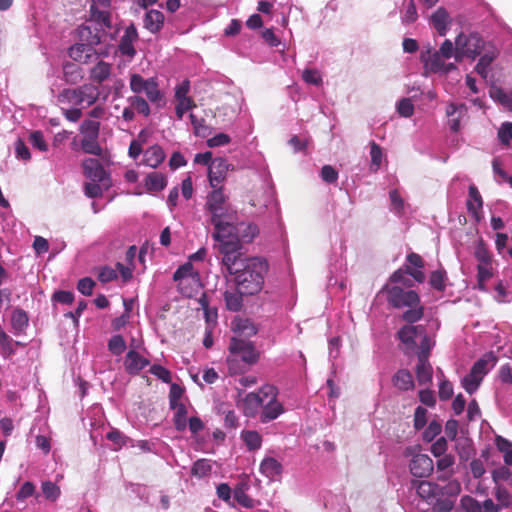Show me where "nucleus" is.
<instances>
[{"label": "nucleus", "instance_id": "obj_29", "mask_svg": "<svg viewBox=\"0 0 512 512\" xmlns=\"http://www.w3.org/2000/svg\"><path fill=\"white\" fill-rule=\"evenodd\" d=\"M248 488L249 486L247 483L238 484L233 491V501H236L244 508L252 509L259 503V501L251 498L247 494Z\"/></svg>", "mask_w": 512, "mask_h": 512}, {"label": "nucleus", "instance_id": "obj_32", "mask_svg": "<svg viewBox=\"0 0 512 512\" xmlns=\"http://www.w3.org/2000/svg\"><path fill=\"white\" fill-rule=\"evenodd\" d=\"M243 294H245V293L240 291V289L238 287L236 289L226 290L223 295L226 308L229 311H233V312L240 311L243 306V299H242Z\"/></svg>", "mask_w": 512, "mask_h": 512}, {"label": "nucleus", "instance_id": "obj_35", "mask_svg": "<svg viewBox=\"0 0 512 512\" xmlns=\"http://www.w3.org/2000/svg\"><path fill=\"white\" fill-rule=\"evenodd\" d=\"M432 366L428 359H418L416 377L420 385H427L432 381Z\"/></svg>", "mask_w": 512, "mask_h": 512}, {"label": "nucleus", "instance_id": "obj_52", "mask_svg": "<svg viewBox=\"0 0 512 512\" xmlns=\"http://www.w3.org/2000/svg\"><path fill=\"white\" fill-rule=\"evenodd\" d=\"M212 465L207 459L197 460L192 467V475L202 478L210 474Z\"/></svg>", "mask_w": 512, "mask_h": 512}, {"label": "nucleus", "instance_id": "obj_43", "mask_svg": "<svg viewBox=\"0 0 512 512\" xmlns=\"http://www.w3.org/2000/svg\"><path fill=\"white\" fill-rule=\"evenodd\" d=\"M495 445L503 453L504 463L512 465V442L502 436H496Z\"/></svg>", "mask_w": 512, "mask_h": 512}, {"label": "nucleus", "instance_id": "obj_58", "mask_svg": "<svg viewBox=\"0 0 512 512\" xmlns=\"http://www.w3.org/2000/svg\"><path fill=\"white\" fill-rule=\"evenodd\" d=\"M442 431L441 424L433 420L431 421L423 432V440L426 442L433 441Z\"/></svg>", "mask_w": 512, "mask_h": 512}, {"label": "nucleus", "instance_id": "obj_28", "mask_svg": "<svg viewBox=\"0 0 512 512\" xmlns=\"http://www.w3.org/2000/svg\"><path fill=\"white\" fill-rule=\"evenodd\" d=\"M232 329L238 335V338H249L258 332L257 326L253 321L247 318H236L232 322Z\"/></svg>", "mask_w": 512, "mask_h": 512}, {"label": "nucleus", "instance_id": "obj_31", "mask_svg": "<svg viewBox=\"0 0 512 512\" xmlns=\"http://www.w3.org/2000/svg\"><path fill=\"white\" fill-rule=\"evenodd\" d=\"M96 65L90 69V79L97 83H102L107 80L111 75V64L102 60H96Z\"/></svg>", "mask_w": 512, "mask_h": 512}, {"label": "nucleus", "instance_id": "obj_5", "mask_svg": "<svg viewBox=\"0 0 512 512\" xmlns=\"http://www.w3.org/2000/svg\"><path fill=\"white\" fill-rule=\"evenodd\" d=\"M484 48V40L477 33H460L455 40V60L475 59Z\"/></svg>", "mask_w": 512, "mask_h": 512}, {"label": "nucleus", "instance_id": "obj_18", "mask_svg": "<svg viewBox=\"0 0 512 512\" xmlns=\"http://www.w3.org/2000/svg\"><path fill=\"white\" fill-rule=\"evenodd\" d=\"M227 171V161L223 158H215L213 162H211L208 171V178L211 187L214 189L221 187L220 184L224 181Z\"/></svg>", "mask_w": 512, "mask_h": 512}, {"label": "nucleus", "instance_id": "obj_39", "mask_svg": "<svg viewBox=\"0 0 512 512\" xmlns=\"http://www.w3.org/2000/svg\"><path fill=\"white\" fill-rule=\"evenodd\" d=\"M241 439L249 451H255L261 448L262 436L255 430H243Z\"/></svg>", "mask_w": 512, "mask_h": 512}, {"label": "nucleus", "instance_id": "obj_2", "mask_svg": "<svg viewBox=\"0 0 512 512\" xmlns=\"http://www.w3.org/2000/svg\"><path fill=\"white\" fill-rule=\"evenodd\" d=\"M268 270L267 262L259 257L246 259L241 269H236L235 283L246 295L261 291Z\"/></svg>", "mask_w": 512, "mask_h": 512}, {"label": "nucleus", "instance_id": "obj_46", "mask_svg": "<svg viewBox=\"0 0 512 512\" xmlns=\"http://www.w3.org/2000/svg\"><path fill=\"white\" fill-rule=\"evenodd\" d=\"M100 131V122L97 120L86 119L80 125V133L83 137L98 138Z\"/></svg>", "mask_w": 512, "mask_h": 512}, {"label": "nucleus", "instance_id": "obj_3", "mask_svg": "<svg viewBox=\"0 0 512 512\" xmlns=\"http://www.w3.org/2000/svg\"><path fill=\"white\" fill-rule=\"evenodd\" d=\"M387 299L395 308H408L402 314V319L407 323H415L422 318L423 307L420 305V298L415 291L393 286L387 292Z\"/></svg>", "mask_w": 512, "mask_h": 512}, {"label": "nucleus", "instance_id": "obj_1", "mask_svg": "<svg viewBox=\"0 0 512 512\" xmlns=\"http://www.w3.org/2000/svg\"><path fill=\"white\" fill-rule=\"evenodd\" d=\"M206 209L210 215L211 223L214 226V239H221L229 235L232 228L229 223L236 218V211L228 202L222 187L213 189L207 195Z\"/></svg>", "mask_w": 512, "mask_h": 512}, {"label": "nucleus", "instance_id": "obj_8", "mask_svg": "<svg viewBox=\"0 0 512 512\" xmlns=\"http://www.w3.org/2000/svg\"><path fill=\"white\" fill-rule=\"evenodd\" d=\"M130 89L136 93H144L147 99L152 103H158L163 99V93L160 91L156 78L145 79L139 74L130 76Z\"/></svg>", "mask_w": 512, "mask_h": 512}, {"label": "nucleus", "instance_id": "obj_62", "mask_svg": "<svg viewBox=\"0 0 512 512\" xmlns=\"http://www.w3.org/2000/svg\"><path fill=\"white\" fill-rule=\"evenodd\" d=\"M175 114L179 120L183 119L184 114L196 107L193 99L176 100Z\"/></svg>", "mask_w": 512, "mask_h": 512}, {"label": "nucleus", "instance_id": "obj_38", "mask_svg": "<svg viewBox=\"0 0 512 512\" xmlns=\"http://www.w3.org/2000/svg\"><path fill=\"white\" fill-rule=\"evenodd\" d=\"M393 384L403 391L412 389L414 387L412 374L408 370H399L393 377Z\"/></svg>", "mask_w": 512, "mask_h": 512}, {"label": "nucleus", "instance_id": "obj_23", "mask_svg": "<svg viewBox=\"0 0 512 512\" xmlns=\"http://www.w3.org/2000/svg\"><path fill=\"white\" fill-rule=\"evenodd\" d=\"M264 403V396L261 393V388L257 392H250L246 394L243 399V411L248 417L256 416L262 410Z\"/></svg>", "mask_w": 512, "mask_h": 512}, {"label": "nucleus", "instance_id": "obj_7", "mask_svg": "<svg viewBox=\"0 0 512 512\" xmlns=\"http://www.w3.org/2000/svg\"><path fill=\"white\" fill-rule=\"evenodd\" d=\"M261 393L264 396V403L259 418L262 423H269L284 413V407L277 400L278 390L275 386L263 385Z\"/></svg>", "mask_w": 512, "mask_h": 512}, {"label": "nucleus", "instance_id": "obj_20", "mask_svg": "<svg viewBox=\"0 0 512 512\" xmlns=\"http://www.w3.org/2000/svg\"><path fill=\"white\" fill-rule=\"evenodd\" d=\"M150 361L135 350H129L124 358L125 371L130 375H138Z\"/></svg>", "mask_w": 512, "mask_h": 512}, {"label": "nucleus", "instance_id": "obj_6", "mask_svg": "<svg viewBox=\"0 0 512 512\" xmlns=\"http://www.w3.org/2000/svg\"><path fill=\"white\" fill-rule=\"evenodd\" d=\"M232 228L229 235L225 238L216 239L219 243H225L226 246H240V243H250L258 234L259 228L256 224L251 222H240L234 224V221L229 223Z\"/></svg>", "mask_w": 512, "mask_h": 512}, {"label": "nucleus", "instance_id": "obj_25", "mask_svg": "<svg viewBox=\"0 0 512 512\" xmlns=\"http://www.w3.org/2000/svg\"><path fill=\"white\" fill-rule=\"evenodd\" d=\"M166 154L160 145H152L143 152L142 163L151 168H157L165 160Z\"/></svg>", "mask_w": 512, "mask_h": 512}, {"label": "nucleus", "instance_id": "obj_60", "mask_svg": "<svg viewBox=\"0 0 512 512\" xmlns=\"http://www.w3.org/2000/svg\"><path fill=\"white\" fill-rule=\"evenodd\" d=\"M492 277L491 264H478L477 280L480 289H484V283Z\"/></svg>", "mask_w": 512, "mask_h": 512}, {"label": "nucleus", "instance_id": "obj_41", "mask_svg": "<svg viewBox=\"0 0 512 512\" xmlns=\"http://www.w3.org/2000/svg\"><path fill=\"white\" fill-rule=\"evenodd\" d=\"M170 408L175 410L173 421H174V426H175L176 430L179 432H183L187 428V423H188V419H187L188 411H187L185 404H179L176 406H172Z\"/></svg>", "mask_w": 512, "mask_h": 512}, {"label": "nucleus", "instance_id": "obj_12", "mask_svg": "<svg viewBox=\"0 0 512 512\" xmlns=\"http://www.w3.org/2000/svg\"><path fill=\"white\" fill-rule=\"evenodd\" d=\"M69 56L77 61L84 64L93 63L100 58V56H107L108 52L103 50H96L90 47L87 43H76L69 48Z\"/></svg>", "mask_w": 512, "mask_h": 512}, {"label": "nucleus", "instance_id": "obj_4", "mask_svg": "<svg viewBox=\"0 0 512 512\" xmlns=\"http://www.w3.org/2000/svg\"><path fill=\"white\" fill-rule=\"evenodd\" d=\"M99 89L93 84H83L77 88L62 90L57 96L60 105L78 106L87 108L92 106L99 98Z\"/></svg>", "mask_w": 512, "mask_h": 512}, {"label": "nucleus", "instance_id": "obj_21", "mask_svg": "<svg viewBox=\"0 0 512 512\" xmlns=\"http://www.w3.org/2000/svg\"><path fill=\"white\" fill-rule=\"evenodd\" d=\"M137 39L138 32L136 27L133 24L126 27L118 45L120 53L130 58L134 57L136 54L134 43L137 41Z\"/></svg>", "mask_w": 512, "mask_h": 512}, {"label": "nucleus", "instance_id": "obj_57", "mask_svg": "<svg viewBox=\"0 0 512 512\" xmlns=\"http://www.w3.org/2000/svg\"><path fill=\"white\" fill-rule=\"evenodd\" d=\"M302 79L307 83L314 86H320L323 82L322 75L317 69L307 68L302 73Z\"/></svg>", "mask_w": 512, "mask_h": 512}, {"label": "nucleus", "instance_id": "obj_61", "mask_svg": "<svg viewBox=\"0 0 512 512\" xmlns=\"http://www.w3.org/2000/svg\"><path fill=\"white\" fill-rule=\"evenodd\" d=\"M29 142L31 143V145L34 148H36L42 152H45L48 150V145L45 141L44 135L39 130H36V131H33L30 133Z\"/></svg>", "mask_w": 512, "mask_h": 512}, {"label": "nucleus", "instance_id": "obj_51", "mask_svg": "<svg viewBox=\"0 0 512 512\" xmlns=\"http://www.w3.org/2000/svg\"><path fill=\"white\" fill-rule=\"evenodd\" d=\"M32 496H35L36 498H38L39 494H36L35 485L30 481H26L22 484L20 489L17 491L15 497L18 502H23L27 498L32 497Z\"/></svg>", "mask_w": 512, "mask_h": 512}, {"label": "nucleus", "instance_id": "obj_50", "mask_svg": "<svg viewBox=\"0 0 512 512\" xmlns=\"http://www.w3.org/2000/svg\"><path fill=\"white\" fill-rule=\"evenodd\" d=\"M82 150L91 155L100 156L102 148L98 143V138L83 137L81 140Z\"/></svg>", "mask_w": 512, "mask_h": 512}, {"label": "nucleus", "instance_id": "obj_49", "mask_svg": "<svg viewBox=\"0 0 512 512\" xmlns=\"http://www.w3.org/2000/svg\"><path fill=\"white\" fill-rule=\"evenodd\" d=\"M370 157H371L370 170L373 172H377L382 164L383 152H382V148L374 141H372L370 143Z\"/></svg>", "mask_w": 512, "mask_h": 512}, {"label": "nucleus", "instance_id": "obj_42", "mask_svg": "<svg viewBox=\"0 0 512 512\" xmlns=\"http://www.w3.org/2000/svg\"><path fill=\"white\" fill-rule=\"evenodd\" d=\"M145 185L150 191H161L167 185V180L163 174L151 172L146 176Z\"/></svg>", "mask_w": 512, "mask_h": 512}, {"label": "nucleus", "instance_id": "obj_11", "mask_svg": "<svg viewBox=\"0 0 512 512\" xmlns=\"http://www.w3.org/2000/svg\"><path fill=\"white\" fill-rule=\"evenodd\" d=\"M229 351L235 356H240L247 364H253L258 359L254 345L251 341L243 338L233 337L229 343Z\"/></svg>", "mask_w": 512, "mask_h": 512}, {"label": "nucleus", "instance_id": "obj_40", "mask_svg": "<svg viewBox=\"0 0 512 512\" xmlns=\"http://www.w3.org/2000/svg\"><path fill=\"white\" fill-rule=\"evenodd\" d=\"M490 96L494 101L512 112V91L506 92L499 87H492L490 89Z\"/></svg>", "mask_w": 512, "mask_h": 512}, {"label": "nucleus", "instance_id": "obj_24", "mask_svg": "<svg viewBox=\"0 0 512 512\" xmlns=\"http://www.w3.org/2000/svg\"><path fill=\"white\" fill-rule=\"evenodd\" d=\"M260 473L269 480H275L283 472L282 464L274 457L266 456L260 463Z\"/></svg>", "mask_w": 512, "mask_h": 512}, {"label": "nucleus", "instance_id": "obj_13", "mask_svg": "<svg viewBox=\"0 0 512 512\" xmlns=\"http://www.w3.org/2000/svg\"><path fill=\"white\" fill-rule=\"evenodd\" d=\"M424 325H413L408 323L398 331V338L404 344L406 353L414 352L417 349V339L424 335Z\"/></svg>", "mask_w": 512, "mask_h": 512}, {"label": "nucleus", "instance_id": "obj_64", "mask_svg": "<svg viewBox=\"0 0 512 512\" xmlns=\"http://www.w3.org/2000/svg\"><path fill=\"white\" fill-rule=\"evenodd\" d=\"M460 503L466 512H482V507L479 501L469 495L463 496Z\"/></svg>", "mask_w": 512, "mask_h": 512}, {"label": "nucleus", "instance_id": "obj_36", "mask_svg": "<svg viewBox=\"0 0 512 512\" xmlns=\"http://www.w3.org/2000/svg\"><path fill=\"white\" fill-rule=\"evenodd\" d=\"M199 272L196 271L190 262H186L183 265H180L176 271L173 274V280L177 282V284H180V282H187L192 281L195 283V280H193V275L198 274Z\"/></svg>", "mask_w": 512, "mask_h": 512}, {"label": "nucleus", "instance_id": "obj_30", "mask_svg": "<svg viewBox=\"0 0 512 512\" xmlns=\"http://www.w3.org/2000/svg\"><path fill=\"white\" fill-rule=\"evenodd\" d=\"M416 491L422 499L433 502L440 497L441 486L430 481H421L419 482Z\"/></svg>", "mask_w": 512, "mask_h": 512}, {"label": "nucleus", "instance_id": "obj_14", "mask_svg": "<svg viewBox=\"0 0 512 512\" xmlns=\"http://www.w3.org/2000/svg\"><path fill=\"white\" fill-rule=\"evenodd\" d=\"M250 204L257 209L256 214L258 216L264 215L265 211H269L270 213H277L278 211L277 203L270 187H265L260 196H253L250 200Z\"/></svg>", "mask_w": 512, "mask_h": 512}, {"label": "nucleus", "instance_id": "obj_63", "mask_svg": "<svg viewBox=\"0 0 512 512\" xmlns=\"http://www.w3.org/2000/svg\"><path fill=\"white\" fill-rule=\"evenodd\" d=\"M97 277L101 283H109L117 279V270L110 266H102L98 269Z\"/></svg>", "mask_w": 512, "mask_h": 512}, {"label": "nucleus", "instance_id": "obj_22", "mask_svg": "<svg viewBox=\"0 0 512 512\" xmlns=\"http://www.w3.org/2000/svg\"><path fill=\"white\" fill-rule=\"evenodd\" d=\"M111 0H92L90 5V15L92 20L101 23L102 26L110 25V14L108 8L110 7Z\"/></svg>", "mask_w": 512, "mask_h": 512}, {"label": "nucleus", "instance_id": "obj_17", "mask_svg": "<svg viewBox=\"0 0 512 512\" xmlns=\"http://www.w3.org/2000/svg\"><path fill=\"white\" fill-rule=\"evenodd\" d=\"M221 251L224 254L222 261L227 267L230 274H236V269H241L245 260L239 258L240 253L238 249L240 246H226L225 243H221Z\"/></svg>", "mask_w": 512, "mask_h": 512}, {"label": "nucleus", "instance_id": "obj_56", "mask_svg": "<svg viewBox=\"0 0 512 512\" xmlns=\"http://www.w3.org/2000/svg\"><path fill=\"white\" fill-rule=\"evenodd\" d=\"M106 438L115 445V449L121 448L122 446L126 445L127 442L130 440L118 429H111L106 434Z\"/></svg>", "mask_w": 512, "mask_h": 512}, {"label": "nucleus", "instance_id": "obj_59", "mask_svg": "<svg viewBox=\"0 0 512 512\" xmlns=\"http://www.w3.org/2000/svg\"><path fill=\"white\" fill-rule=\"evenodd\" d=\"M445 281H446V272L443 270L433 271L430 275V280H429L430 285L438 291H444Z\"/></svg>", "mask_w": 512, "mask_h": 512}, {"label": "nucleus", "instance_id": "obj_26", "mask_svg": "<svg viewBox=\"0 0 512 512\" xmlns=\"http://www.w3.org/2000/svg\"><path fill=\"white\" fill-rule=\"evenodd\" d=\"M497 360L498 358L493 352H488L473 364L470 371L483 379L484 376L496 365Z\"/></svg>", "mask_w": 512, "mask_h": 512}, {"label": "nucleus", "instance_id": "obj_55", "mask_svg": "<svg viewBox=\"0 0 512 512\" xmlns=\"http://www.w3.org/2000/svg\"><path fill=\"white\" fill-rule=\"evenodd\" d=\"M404 5L405 11L402 15V22L405 24L413 23L417 19V10L414 0H404Z\"/></svg>", "mask_w": 512, "mask_h": 512}, {"label": "nucleus", "instance_id": "obj_19", "mask_svg": "<svg viewBox=\"0 0 512 512\" xmlns=\"http://www.w3.org/2000/svg\"><path fill=\"white\" fill-rule=\"evenodd\" d=\"M466 207L468 213L475 221L480 222L482 219L483 200L478 188L473 184L469 186Z\"/></svg>", "mask_w": 512, "mask_h": 512}, {"label": "nucleus", "instance_id": "obj_15", "mask_svg": "<svg viewBox=\"0 0 512 512\" xmlns=\"http://www.w3.org/2000/svg\"><path fill=\"white\" fill-rule=\"evenodd\" d=\"M409 469L413 476L425 478L433 472L434 463L427 454L418 453L410 460Z\"/></svg>", "mask_w": 512, "mask_h": 512}, {"label": "nucleus", "instance_id": "obj_10", "mask_svg": "<svg viewBox=\"0 0 512 512\" xmlns=\"http://www.w3.org/2000/svg\"><path fill=\"white\" fill-rule=\"evenodd\" d=\"M110 27L111 24L109 26H102L101 23L92 20L90 16L88 22L77 28V36L80 42L87 43L90 47L95 48L96 45L101 43L102 38L105 36V30Z\"/></svg>", "mask_w": 512, "mask_h": 512}, {"label": "nucleus", "instance_id": "obj_16", "mask_svg": "<svg viewBox=\"0 0 512 512\" xmlns=\"http://www.w3.org/2000/svg\"><path fill=\"white\" fill-rule=\"evenodd\" d=\"M83 172L87 179L92 182H105L108 174L99 160L95 158L85 159L82 163Z\"/></svg>", "mask_w": 512, "mask_h": 512}, {"label": "nucleus", "instance_id": "obj_53", "mask_svg": "<svg viewBox=\"0 0 512 512\" xmlns=\"http://www.w3.org/2000/svg\"><path fill=\"white\" fill-rule=\"evenodd\" d=\"M109 351L115 355H121L126 349V342L121 335H113L108 342Z\"/></svg>", "mask_w": 512, "mask_h": 512}, {"label": "nucleus", "instance_id": "obj_48", "mask_svg": "<svg viewBox=\"0 0 512 512\" xmlns=\"http://www.w3.org/2000/svg\"><path fill=\"white\" fill-rule=\"evenodd\" d=\"M41 490L45 499L52 502H55L61 494L59 486L50 480L41 483Z\"/></svg>", "mask_w": 512, "mask_h": 512}, {"label": "nucleus", "instance_id": "obj_27", "mask_svg": "<svg viewBox=\"0 0 512 512\" xmlns=\"http://www.w3.org/2000/svg\"><path fill=\"white\" fill-rule=\"evenodd\" d=\"M164 14L157 9L146 11L143 19L144 27L151 33L159 32L164 25Z\"/></svg>", "mask_w": 512, "mask_h": 512}, {"label": "nucleus", "instance_id": "obj_44", "mask_svg": "<svg viewBox=\"0 0 512 512\" xmlns=\"http://www.w3.org/2000/svg\"><path fill=\"white\" fill-rule=\"evenodd\" d=\"M495 58L496 54L493 51H489L481 55L478 63L475 66L476 72L483 78H486L489 74V67Z\"/></svg>", "mask_w": 512, "mask_h": 512}, {"label": "nucleus", "instance_id": "obj_47", "mask_svg": "<svg viewBox=\"0 0 512 512\" xmlns=\"http://www.w3.org/2000/svg\"><path fill=\"white\" fill-rule=\"evenodd\" d=\"M482 378L470 371L467 375L462 378V387L469 394H473L479 388Z\"/></svg>", "mask_w": 512, "mask_h": 512}, {"label": "nucleus", "instance_id": "obj_37", "mask_svg": "<svg viewBox=\"0 0 512 512\" xmlns=\"http://www.w3.org/2000/svg\"><path fill=\"white\" fill-rule=\"evenodd\" d=\"M192 277H193V280H195V284L192 281H187L185 283L183 281V282H180V284H178V289H179L180 293L183 296L188 297V298L193 297L202 288L200 274L199 273L194 274Z\"/></svg>", "mask_w": 512, "mask_h": 512}, {"label": "nucleus", "instance_id": "obj_34", "mask_svg": "<svg viewBox=\"0 0 512 512\" xmlns=\"http://www.w3.org/2000/svg\"><path fill=\"white\" fill-rule=\"evenodd\" d=\"M448 21L449 15L447 11L442 7L438 8L431 15V23L440 36H445L447 32Z\"/></svg>", "mask_w": 512, "mask_h": 512}, {"label": "nucleus", "instance_id": "obj_54", "mask_svg": "<svg viewBox=\"0 0 512 512\" xmlns=\"http://www.w3.org/2000/svg\"><path fill=\"white\" fill-rule=\"evenodd\" d=\"M128 100H129L132 108L134 110H136L138 113H140L144 116H148L150 114L151 110H150L149 104H148L147 100H145L143 97L133 96V97H129Z\"/></svg>", "mask_w": 512, "mask_h": 512}, {"label": "nucleus", "instance_id": "obj_45", "mask_svg": "<svg viewBox=\"0 0 512 512\" xmlns=\"http://www.w3.org/2000/svg\"><path fill=\"white\" fill-rule=\"evenodd\" d=\"M420 344L417 350V358L418 359H428L431 349L434 346V342L432 338L427 334L426 327L424 328V335H421Z\"/></svg>", "mask_w": 512, "mask_h": 512}, {"label": "nucleus", "instance_id": "obj_9", "mask_svg": "<svg viewBox=\"0 0 512 512\" xmlns=\"http://www.w3.org/2000/svg\"><path fill=\"white\" fill-rule=\"evenodd\" d=\"M420 59L426 70L432 73L447 74L456 69L454 63L446 62V57L439 55L436 50L427 46L421 50Z\"/></svg>", "mask_w": 512, "mask_h": 512}, {"label": "nucleus", "instance_id": "obj_33", "mask_svg": "<svg viewBox=\"0 0 512 512\" xmlns=\"http://www.w3.org/2000/svg\"><path fill=\"white\" fill-rule=\"evenodd\" d=\"M28 316L27 313L20 309L16 308L13 310L11 315V326L12 332L14 335H21L28 326Z\"/></svg>", "mask_w": 512, "mask_h": 512}]
</instances>
